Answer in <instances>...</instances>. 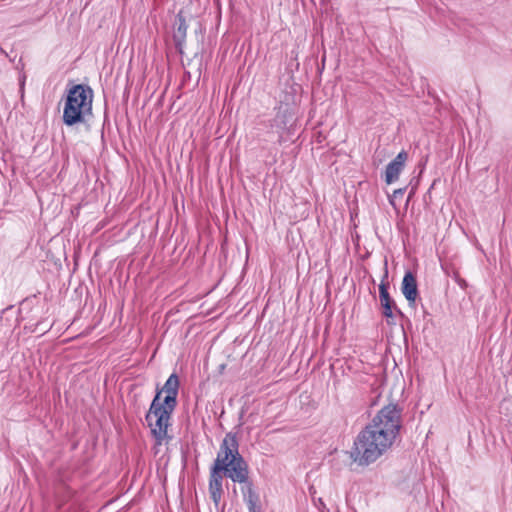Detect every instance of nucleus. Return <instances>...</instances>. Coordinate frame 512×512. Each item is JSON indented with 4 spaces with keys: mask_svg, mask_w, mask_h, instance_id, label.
Wrapping results in <instances>:
<instances>
[{
    "mask_svg": "<svg viewBox=\"0 0 512 512\" xmlns=\"http://www.w3.org/2000/svg\"><path fill=\"white\" fill-rule=\"evenodd\" d=\"M400 427L401 416L396 406L383 407L354 442L353 461L362 466L375 462L392 447Z\"/></svg>",
    "mask_w": 512,
    "mask_h": 512,
    "instance_id": "nucleus-1",
    "label": "nucleus"
},
{
    "mask_svg": "<svg viewBox=\"0 0 512 512\" xmlns=\"http://www.w3.org/2000/svg\"><path fill=\"white\" fill-rule=\"evenodd\" d=\"M224 472L233 482L244 483L248 479V466L238 451V441L234 434L224 437L211 470L209 492L215 505L222 496V475Z\"/></svg>",
    "mask_w": 512,
    "mask_h": 512,
    "instance_id": "nucleus-2",
    "label": "nucleus"
},
{
    "mask_svg": "<svg viewBox=\"0 0 512 512\" xmlns=\"http://www.w3.org/2000/svg\"><path fill=\"white\" fill-rule=\"evenodd\" d=\"M178 387V377L175 374L170 375L162 390L156 394L146 415L148 426L159 445L168 439L170 415L176 406Z\"/></svg>",
    "mask_w": 512,
    "mask_h": 512,
    "instance_id": "nucleus-3",
    "label": "nucleus"
},
{
    "mask_svg": "<svg viewBox=\"0 0 512 512\" xmlns=\"http://www.w3.org/2000/svg\"><path fill=\"white\" fill-rule=\"evenodd\" d=\"M93 92L83 85H76L68 92L64 111L63 122L67 126L83 122L92 111Z\"/></svg>",
    "mask_w": 512,
    "mask_h": 512,
    "instance_id": "nucleus-4",
    "label": "nucleus"
},
{
    "mask_svg": "<svg viewBox=\"0 0 512 512\" xmlns=\"http://www.w3.org/2000/svg\"><path fill=\"white\" fill-rule=\"evenodd\" d=\"M382 314L386 318L387 324L394 325L396 318L401 314L394 300L389 296L388 290H380L379 295Z\"/></svg>",
    "mask_w": 512,
    "mask_h": 512,
    "instance_id": "nucleus-5",
    "label": "nucleus"
},
{
    "mask_svg": "<svg viewBox=\"0 0 512 512\" xmlns=\"http://www.w3.org/2000/svg\"><path fill=\"white\" fill-rule=\"evenodd\" d=\"M407 158V153L405 151H401L395 159L387 165L385 172V181L387 184H391L398 179L405 166Z\"/></svg>",
    "mask_w": 512,
    "mask_h": 512,
    "instance_id": "nucleus-6",
    "label": "nucleus"
},
{
    "mask_svg": "<svg viewBox=\"0 0 512 512\" xmlns=\"http://www.w3.org/2000/svg\"><path fill=\"white\" fill-rule=\"evenodd\" d=\"M242 487L243 498L248 505L249 512H261L259 505V496L254 491L253 486L247 480Z\"/></svg>",
    "mask_w": 512,
    "mask_h": 512,
    "instance_id": "nucleus-7",
    "label": "nucleus"
},
{
    "mask_svg": "<svg viewBox=\"0 0 512 512\" xmlns=\"http://www.w3.org/2000/svg\"><path fill=\"white\" fill-rule=\"evenodd\" d=\"M187 28L186 20L182 12H179L177 15V28L174 32V39L178 44H181L185 40Z\"/></svg>",
    "mask_w": 512,
    "mask_h": 512,
    "instance_id": "nucleus-8",
    "label": "nucleus"
},
{
    "mask_svg": "<svg viewBox=\"0 0 512 512\" xmlns=\"http://www.w3.org/2000/svg\"><path fill=\"white\" fill-rule=\"evenodd\" d=\"M416 279L411 272H407L402 281V288H416Z\"/></svg>",
    "mask_w": 512,
    "mask_h": 512,
    "instance_id": "nucleus-9",
    "label": "nucleus"
},
{
    "mask_svg": "<svg viewBox=\"0 0 512 512\" xmlns=\"http://www.w3.org/2000/svg\"><path fill=\"white\" fill-rule=\"evenodd\" d=\"M405 298L413 304L418 297V290H403Z\"/></svg>",
    "mask_w": 512,
    "mask_h": 512,
    "instance_id": "nucleus-10",
    "label": "nucleus"
},
{
    "mask_svg": "<svg viewBox=\"0 0 512 512\" xmlns=\"http://www.w3.org/2000/svg\"><path fill=\"white\" fill-rule=\"evenodd\" d=\"M379 288H380V289H383V288H386V286H385V284L381 283V284L379 285Z\"/></svg>",
    "mask_w": 512,
    "mask_h": 512,
    "instance_id": "nucleus-11",
    "label": "nucleus"
}]
</instances>
